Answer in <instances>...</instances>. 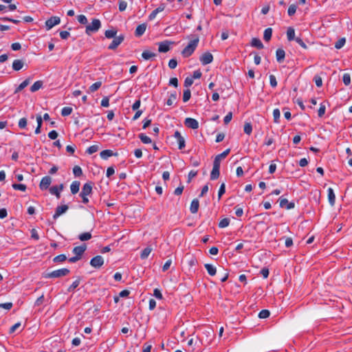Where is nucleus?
I'll return each instance as SVG.
<instances>
[{
  "label": "nucleus",
  "mask_w": 352,
  "mask_h": 352,
  "mask_svg": "<svg viewBox=\"0 0 352 352\" xmlns=\"http://www.w3.org/2000/svg\"><path fill=\"white\" fill-rule=\"evenodd\" d=\"M199 207V202L197 199H194L190 204V210L192 214H195L197 212Z\"/></svg>",
  "instance_id": "obj_19"
},
{
  "label": "nucleus",
  "mask_w": 352,
  "mask_h": 352,
  "mask_svg": "<svg viewBox=\"0 0 352 352\" xmlns=\"http://www.w3.org/2000/svg\"><path fill=\"white\" fill-rule=\"evenodd\" d=\"M93 183L91 182L85 183L80 192L79 195L89 196L92 194Z\"/></svg>",
  "instance_id": "obj_8"
},
{
  "label": "nucleus",
  "mask_w": 352,
  "mask_h": 352,
  "mask_svg": "<svg viewBox=\"0 0 352 352\" xmlns=\"http://www.w3.org/2000/svg\"><path fill=\"white\" fill-rule=\"evenodd\" d=\"M98 145H92L87 148L86 153H87L89 155H91L93 153H96L98 151Z\"/></svg>",
  "instance_id": "obj_49"
},
{
  "label": "nucleus",
  "mask_w": 352,
  "mask_h": 352,
  "mask_svg": "<svg viewBox=\"0 0 352 352\" xmlns=\"http://www.w3.org/2000/svg\"><path fill=\"white\" fill-rule=\"evenodd\" d=\"M297 6L295 4L289 6L287 13L289 16H293L296 12Z\"/></svg>",
  "instance_id": "obj_50"
},
{
  "label": "nucleus",
  "mask_w": 352,
  "mask_h": 352,
  "mask_svg": "<svg viewBox=\"0 0 352 352\" xmlns=\"http://www.w3.org/2000/svg\"><path fill=\"white\" fill-rule=\"evenodd\" d=\"M243 130H244L245 133H246L248 135H250L252 131V126L251 123L246 122L244 125Z\"/></svg>",
  "instance_id": "obj_46"
},
{
  "label": "nucleus",
  "mask_w": 352,
  "mask_h": 352,
  "mask_svg": "<svg viewBox=\"0 0 352 352\" xmlns=\"http://www.w3.org/2000/svg\"><path fill=\"white\" fill-rule=\"evenodd\" d=\"M184 124L189 129H197L199 128V122L197 120L192 118H187L184 120Z\"/></svg>",
  "instance_id": "obj_10"
},
{
  "label": "nucleus",
  "mask_w": 352,
  "mask_h": 352,
  "mask_svg": "<svg viewBox=\"0 0 352 352\" xmlns=\"http://www.w3.org/2000/svg\"><path fill=\"white\" fill-rule=\"evenodd\" d=\"M174 138L178 144V148L182 150L186 146V141L179 131H176L174 133Z\"/></svg>",
  "instance_id": "obj_7"
},
{
  "label": "nucleus",
  "mask_w": 352,
  "mask_h": 352,
  "mask_svg": "<svg viewBox=\"0 0 352 352\" xmlns=\"http://www.w3.org/2000/svg\"><path fill=\"white\" fill-rule=\"evenodd\" d=\"M43 86V82L41 80L36 81L30 87L32 92H35L39 90Z\"/></svg>",
  "instance_id": "obj_29"
},
{
  "label": "nucleus",
  "mask_w": 352,
  "mask_h": 352,
  "mask_svg": "<svg viewBox=\"0 0 352 352\" xmlns=\"http://www.w3.org/2000/svg\"><path fill=\"white\" fill-rule=\"evenodd\" d=\"M177 65V61L175 58H172L168 62V67L170 69H175Z\"/></svg>",
  "instance_id": "obj_63"
},
{
  "label": "nucleus",
  "mask_w": 352,
  "mask_h": 352,
  "mask_svg": "<svg viewBox=\"0 0 352 352\" xmlns=\"http://www.w3.org/2000/svg\"><path fill=\"white\" fill-rule=\"evenodd\" d=\"M72 112V108L69 107H65L61 110V115L63 116H67L70 115Z\"/></svg>",
  "instance_id": "obj_48"
},
{
  "label": "nucleus",
  "mask_w": 352,
  "mask_h": 352,
  "mask_svg": "<svg viewBox=\"0 0 352 352\" xmlns=\"http://www.w3.org/2000/svg\"><path fill=\"white\" fill-rule=\"evenodd\" d=\"M30 84V79H25L24 81H23L18 87L15 89L14 94H16L21 90H23L25 87H26Z\"/></svg>",
  "instance_id": "obj_27"
},
{
  "label": "nucleus",
  "mask_w": 352,
  "mask_h": 352,
  "mask_svg": "<svg viewBox=\"0 0 352 352\" xmlns=\"http://www.w3.org/2000/svg\"><path fill=\"white\" fill-rule=\"evenodd\" d=\"M205 268L206 269L209 275L213 276L217 273L216 267L212 264L206 263L204 265Z\"/></svg>",
  "instance_id": "obj_24"
},
{
  "label": "nucleus",
  "mask_w": 352,
  "mask_h": 352,
  "mask_svg": "<svg viewBox=\"0 0 352 352\" xmlns=\"http://www.w3.org/2000/svg\"><path fill=\"white\" fill-rule=\"evenodd\" d=\"M230 151V149L228 148L226 151H224L223 153L217 155L216 157L218 159H219L220 160H221L222 159H224L227 157V155L229 154Z\"/></svg>",
  "instance_id": "obj_56"
},
{
  "label": "nucleus",
  "mask_w": 352,
  "mask_h": 352,
  "mask_svg": "<svg viewBox=\"0 0 352 352\" xmlns=\"http://www.w3.org/2000/svg\"><path fill=\"white\" fill-rule=\"evenodd\" d=\"M153 296H154L156 298H157V299H159V300H162V299L163 298V296H162V294L161 291H160L159 289H157V288H155V289H154V291H153Z\"/></svg>",
  "instance_id": "obj_58"
},
{
  "label": "nucleus",
  "mask_w": 352,
  "mask_h": 352,
  "mask_svg": "<svg viewBox=\"0 0 352 352\" xmlns=\"http://www.w3.org/2000/svg\"><path fill=\"white\" fill-rule=\"evenodd\" d=\"M156 56V54L153 52H149L148 50H144L142 54V57L144 60H149L153 57Z\"/></svg>",
  "instance_id": "obj_28"
},
{
  "label": "nucleus",
  "mask_w": 352,
  "mask_h": 352,
  "mask_svg": "<svg viewBox=\"0 0 352 352\" xmlns=\"http://www.w3.org/2000/svg\"><path fill=\"white\" fill-rule=\"evenodd\" d=\"M80 186V182L79 181H74L70 185V190L72 194H76L79 191Z\"/></svg>",
  "instance_id": "obj_22"
},
{
  "label": "nucleus",
  "mask_w": 352,
  "mask_h": 352,
  "mask_svg": "<svg viewBox=\"0 0 352 352\" xmlns=\"http://www.w3.org/2000/svg\"><path fill=\"white\" fill-rule=\"evenodd\" d=\"M77 19H78V21L80 23V24H83V25H85L87 23V17L83 15V14H80V15H78L77 16Z\"/></svg>",
  "instance_id": "obj_52"
},
{
  "label": "nucleus",
  "mask_w": 352,
  "mask_h": 352,
  "mask_svg": "<svg viewBox=\"0 0 352 352\" xmlns=\"http://www.w3.org/2000/svg\"><path fill=\"white\" fill-rule=\"evenodd\" d=\"M12 186L14 190H21L23 192L25 191L27 188L26 185L22 184H13Z\"/></svg>",
  "instance_id": "obj_39"
},
{
  "label": "nucleus",
  "mask_w": 352,
  "mask_h": 352,
  "mask_svg": "<svg viewBox=\"0 0 352 352\" xmlns=\"http://www.w3.org/2000/svg\"><path fill=\"white\" fill-rule=\"evenodd\" d=\"M117 155H118L117 153H114L113 152V151L109 150V149L104 150V151H101L100 153V155L101 158H102L104 160H107L109 157H111V156H113V155L116 156Z\"/></svg>",
  "instance_id": "obj_21"
},
{
  "label": "nucleus",
  "mask_w": 352,
  "mask_h": 352,
  "mask_svg": "<svg viewBox=\"0 0 352 352\" xmlns=\"http://www.w3.org/2000/svg\"><path fill=\"white\" fill-rule=\"evenodd\" d=\"M87 249V245L85 244L76 246L74 248L72 252L75 254V256H78V258H81L82 254L85 252Z\"/></svg>",
  "instance_id": "obj_15"
},
{
  "label": "nucleus",
  "mask_w": 352,
  "mask_h": 352,
  "mask_svg": "<svg viewBox=\"0 0 352 352\" xmlns=\"http://www.w3.org/2000/svg\"><path fill=\"white\" fill-rule=\"evenodd\" d=\"M276 60L278 63H282L285 57V52L283 49H278L276 52Z\"/></svg>",
  "instance_id": "obj_20"
},
{
  "label": "nucleus",
  "mask_w": 352,
  "mask_h": 352,
  "mask_svg": "<svg viewBox=\"0 0 352 352\" xmlns=\"http://www.w3.org/2000/svg\"><path fill=\"white\" fill-rule=\"evenodd\" d=\"M60 23V19L58 16H51L45 21V27L47 30L52 29L54 26Z\"/></svg>",
  "instance_id": "obj_4"
},
{
  "label": "nucleus",
  "mask_w": 352,
  "mask_h": 352,
  "mask_svg": "<svg viewBox=\"0 0 352 352\" xmlns=\"http://www.w3.org/2000/svg\"><path fill=\"white\" fill-rule=\"evenodd\" d=\"M68 209H69V207L67 205H61V206H57V208H56L55 212L53 215V219H56L61 214L66 212Z\"/></svg>",
  "instance_id": "obj_13"
},
{
  "label": "nucleus",
  "mask_w": 352,
  "mask_h": 352,
  "mask_svg": "<svg viewBox=\"0 0 352 352\" xmlns=\"http://www.w3.org/2000/svg\"><path fill=\"white\" fill-rule=\"evenodd\" d=\"M101 27L100 21L98 19H94L91 23L86 26L85 32L90 35L92 32H96Z\"/></svg>",
  "instance_id": "obj_3"
},
{
  "label": "nucleus",
  "mask_w": 352,
  "mask_h": 352,
  "mask_svg": "<svg viewBox=\"0 0 352 352\" xmlns=\"http://www.w3.org/2000/svg\"><path fill=\"white\" fill-rule=\"evenodd\" d=\"M80 278L74 280L72 284L69 287V288L67 289V291L69 292H73L80 284Z\"/></svg>",
  "instance_id": "obj_47"
},
{
  "label": "nucleus",
  "mask_w": 352,
  "mask_h": 352,
  "mask_svg": "<svg viewBox=\"0 0 352 352\" xmlns=\"http://www.w3.org/2000/svg\"><path fill=\"white\" fill-rule=\"evenodd\" d=\"M73 173L76 177H80L82 175V168L79 166L73 168Z\"/></svg>",
  "instance_id": "obj_44"
},
{
  "label": "nucleus",
  "mask_w": 352,
  "mask_h": 352,
  "mask_svg": "<svg viewBox=\"0 0 352 352\" xmlns=\"http://www.w3.org/2000/svg\"><path fill=\"white\" fill-rule=\"evenodd\" d=\"M287 37L289 41L296 40L295 38V30L292 27L288 28L287 30Z\"/></svg>",
  "instance_id": "obj_25"
},
{
  "label": "nucleus",
  "mask_w": 352,
  "mask_h": 352,
  "mask_svg": "<svg viewBox=\"0 0 352 352\" xmlns=\"http://www.w3.org/2000/svg\"><path fill=\"white\" fill-rule=\"evenodd\" d=\"M124 39V36L123 34H120L113 38V40L109 45L108 49L111 50H116L123 42Z\"/></svg>",
  "instance_id": "obj_5"
},
{
  "label": "nucleus",
  "mask_w": 352,
  "mask_h": 352,
  "mask_svg": "<svg viewBox=\"0 0 352 352\" xmlns=\"http://www.w3.org/2000/svg\"><path fill=\"white\" fill-rule=\"evenodd\" d=\"M18 125L20 129H25L27 126V119L25 118H21L19 121Z\"/></svg>",
  "instance_id": "obj_55"
},
{
  "label": "nucleus",
  "mask_w": 352,
  "mask_h": 352,
  "mask_svg": "<svg viewBox=\"0 0 352 352\" xmlns=\"http://www.w3.org/2000/svg\"><path fill=\"white\" fill-rule=\"evenodd\" d=\"M219 170L220 169H219V168L212 167V170L210 173V179L211 180H215V179H218V177H219V175H220Z\"/></svg>",
  "instance_id": "obj_32"
},
{
  "label": "nucleus",
  "mask_w": 352,
  "mask_h": 352,
  "mask_svg": "<svg viewBox=\"0 0 352 352\" xmlns=\"http://www.w3.org/2000/svg\"><path fill=\"white\" fill-rule=\"evenodd\" d=\"M226 192V184L224 183H222L220 186V188L219 189L218 192V199H220L222 197V195Z\"/></svg>",
  "instance_id": "obj_51"
},
{
  "label": "nucleus",
  "mask_w": 352,
  "mask_h": 352,
  "mask_svg": "<svg viewBox=\"0 0 352 352\" xmlns=\"http://www.w3.org/2000/svg\"><path fill=\"white\" fill-rule=\"evenodd\" d=\"M127 6V3L125 1L120 0L119 1V10L120 12H123L126 10Z\"/></svg>",
  "instance_id": "obj_57"
},
{
  "label": "nucleus",
  "mask_w": 352,
  "mask_h": 352,
  "mask_svg": "<svg viewBox=\"0 0 352 352\" xmlns=\"http://www.w3.org/2000/svg\"><path fill=\"white\" fill-rule=\"evenodd\" d=\"M325 109H326L325 105L324 104L321 103L320 108L318 109V114L320 118H322L324 115Z\"/></svg>",
  "instance_id": "obj_54"
},
{
  "label": "nucleus",
  "mask_w": 352,
  "mask_h": 352,
  "mask_svg": "<svg viewBox=\"0 0 352 352\" xmlns=\"http://www.w3.org/2000/svg\"><path fill=\"white\" fill-rule=\"evenodd\" d=\"M251 45H252V46L255 47H256L258 49H263V45L261 41L259 38H254L252 40Z\"/></svg>",
  "instance_id": "obj_26"
},
{
  "label": "nucleus",
  "mask_w": 352,
  "mask_h": 352,
  "mask_svg": "<svg viewBox=\"0 0 352 352\" xmlns=\"http://www.w3.org/2000/svg\"><path fill=\"white\" fill-rule=\"evenodd\" d=\"M314 81L318 87H320L322 85V80L320 76H316L314 77Z\"/></svg>",
  "instance_id": "obj_61"
},
{
  "label": "nucleus",
  "mask_w": 352,
  "mask_h": 352,
  "mask_svg": "<svg viewBox=\"0 0 352 352\" xmlns=\"http://www.w3.org/2000/svg\"><path fill=\"white\" fill-rule=\"evenodd\" d=\"M103 264L104 259L100 255L92 258L90 261V265L95 268H100Z\"/></svg>",
  "instance_id": "obj_9"
},
{
  "label": "nucleus",
  "mask_w": 352,
  "mask_h": 352,
  "mask_svg": "<svg viewBox=\"0 0 352 352\" xmlns=\"http://www.w3.org/2000/svg\"><path fill=\"white\" fill-rule=\"evenodd\" d=\"M342 80L345 85H349L351 83V76L349 74H344L342 76Z\"/></svg>",
  "instance_id": "obj_53"
},
{
  "label": "nucleus",
  "mask_w": 352,
  "mask_h": 352,
  "mask_svg": "<svg viewBox=\"0 0 352 352\" xmlns=\"http://www.w3.org/2000/svg\"><path fill=\"white\" fill-rule=\"evenodd\" d=\"M138 138L144 144H150L152 142L151 139L144 133H140Z\"/></svg>",
  "instance_id": "obj_35"
},
{
  "label": "nucleus",
  "mask_w": 352,
  "mask_h": 352,
  "mask_svg": "<svg viewBox=\"0 0 352 352\" xmlns=\"http://www.w3.org/2000/svg\"><path fill=\"white\" fill-rule=\"evenodd\" d=\"M193 84V79L191 77H186L184 80V86L186 87H189Z\"/></svg>",
  "instance_id": "obj_60"
},
{
  "label": "nucleus",
  "mask_w": 352,
  "mask_h": 352,
  "mask_svg": "<svg viewBox=\"0 0 352 352\" xmlns=\"http://www.w3.org/2000/svg\"><path fill=\"white\" fill-rule=\"evenodd\" d=\"M101 106L108 107L109 106V99L108 97H104L101 100Z\"/></svg>",
  "instance_id": "obj_64"
},
{
  "label": "nucleus",
  "mask_w": 352,
  "mask_h": 352,
  "mask_svg": "<svg viewBox=\"0 0 352 352\" xmlns=\"http://www.w3.org/2000/svg\"><path fill=\"white\" fill-rule=\"evenodd\" d=\"M67 260V256L65 254H60L53 258L54 263H63Z\"/></svg>",
  "instance_id": "obj_38"
},
{
  "label": "nucleus",
  "mask_w": 352,
  "mask_h": 352,
  "mask_svg": "<svg viewBox=\"0 0 352 352\" xmlns=\"http://www.w3.org/2000/svg\"><path fill=\"white\" fill-rule=\"evenodd\" d=\"M270 83L272 87H276L277 86V81L274 75L272 74L270 76Z\"/></svg>",
  "instance_id": "obj_59"
},
{
  "label": "nucleus",
  "mask_w": 352,
  "mask_h": 352,
  "mask_svg": "<svg viewBox=\"0 0 352 352\" xmlns=\"http://www.w3.org/2000/svg\"><path fill=\"white\" fill-rule=\"evenodd\" d=\"M232 118V112H229L224 117V119H223L224 124H228L231 121Z\"/></svg>",
  "instance_id": "obj_62"
},
{
  "label": "nucleus",
  "mask_w": 352,
  "mask_h": 352,
  "mask_svg": "<svg viewBox=\"0 0 352 352\" xmlns=\"http://www.w3.org/2000/svg\"><path fill=\"white\" fill-rule=\"evenodd\" d=\"M176 99H177L176 92L172 93L166 101V104L168 106L173 105L174 104V102H175Z\"/></svg>",
  "instance_id": "obj_36"
},
{
  "label": "nucleus",
  "mask_w": 352,
  "mask_h": 352,
  "mask_svg": "<svg viewBox=\"0 0 352 352\" xmlns=\"http://www.w3.org/2000/svg\"><path fill=\"white\" fill-rule=\"evenodd\" d=\"M146 27L147 25L146 23H142L138 25L135 31V36L137 37L142 36L146 30Z\"/></svg>",
  "instance_id": "obj_16"
},
{
  "label": "nucleus",
  "mask_w": 352,
  "mask_h": 352,
  "mask_svg": "<svg viewBox=\"0 0 352 352\" xmlns=\"http://www.w3.org/2000/svg\"><path fill=\"white\" fill-rule=\"evenodd\" d=\"M202 65H206L212 62L213 56L210 52H205L199 58Z\"/></svg>",
  "instance_id": "obj_11"
},
{
  "label": "nucleus",
  "mask_w": 352,
  "mask_h": 352,
  "mask_svg": "<svg viewBox=\"0 0 352 352\" xmlns=\"http://www.w3.org/2000/svg\"><path fill=\"white\" fill-rule=\"evenodd\" d=\"M230 222V221L228 218H224V219H221L220 221V222L219 223V227L221 228H226L229 226Z\"/></svg>",
  "instance_id": "obj_41"
},
{
  "label": "nucleus",
  "mask_w": 352,
  "mask_h": 352,
  "mask_svg": "<svg viewBox=\"0 0 352 352\" xmlns=\"http://www.w3.org/2000/svg\"><path fill=\"white\" fill-rule=\"evenodd\" d=\"M117 30L114 28L111 30H107L104 32V35L107 38H111L116 37Z\"/></svg>",
  "instance_id": "obj_30"
},
{
  "label": "nucleus",
  "mask_w": 352,
  "mask_h": 352,
  "mask_svg": "<svg viewBox=\"0 0 352 352\" xmlns=\"http://www.w3.org/2000/svg\"><path fill=\"white\" fill-rule=\"evenodd\" d=\"M191 97V92L189 89H185L183 93V101L184 102H188Z\"/></svg>",
  "instance_id": "obj_40"
},
{
  "label": "nucleus",
  "mask_w": 352,
  "mask_h": 352,
  "mask_svg": "<svg viewBox=\"0 0 352 352\" xmlns=\"http://www.w3.org/2000/svg\"><path fill=\"white\" fill-rule=\"evenodd\" d=\"M174 42L170 41H164L162 42L158 43V51L161 53H166L168 52L170 49V45L173 44Z\"/></svg>",
  "instance_id": "obj_6"
},
{
  "label": "nucleus",
  "mask_w": 352,
  "mask_h": 352,
  "mask_svg": "<svg viewBox=\"0 0 352 352\" xmlns=\"http://www.w3.org/2000/svg\"><path fill=\"white\" fill-rule=\"evenodd\" d=\"M101 85H102V82H100V81L96 82L95 83L92 84L89 87V92H91V93L95 92L101 87Z\"/></svg>",
  "instance_id": "obj_34"
},
{
  "label": "nucleus",
  "mask_w": 352,
  "mask_h": 352,
  "mask_svg": "<svg viewBox=\"0 0 352 352\" xmlns=\"http://www.w3.org/2000/svg\"><path fill=\"white\" fill-rule=\"evenodd\" d=\"M270 312L269 310L263 309L259 312L258 317L260 318L264 319V318H268L270 316Z\"/></svg>",
  "instance_id": "obj_45"
},
{
  "label": "nucleus",
  "mask_w": 352,
  "mask_h": 352,
  "mask_svg": "<svg viewBox=\"0 0 352 352\" xmlns=\"http://www.w3.org/2000/svg\"><path fill=\"white\" fill-rule=\"evenodd\" d=\"M280 206L281 208L286 207L287 209H292L294 208L295 204L293 202H289L287 199L280 198Z\"/></svg>",
  "instance_id": "obj_17"
},
{
  "label": "nucleus",
  "mask_w": 352,
  "mask_h": 352,
  "mask_svg": "<svg viewBox=\"0 0 352 352\" xmlns=\"http://www.w3.org/2000/svg\"><path fill=\"white\" fill-rule=\"evenodd\" d=\"M151 251H152V249L150 247H147V248H144L141 252L140 258L142 259L146 258L148 256V255L151 254Z\"/></svg>",
  "instance_id": "obj_33"
},
{
  "label": "nucleus",
  "mask_w": 352,
  "mask_h": 352,
  "mask_svg": "<svg viewBox=\"0 0 352 352\" xmlns=\"http://www.w3.org/2000/svg\"><path fill=\"white\" fill-rule=\"evenodd\" d=\"M199 39L197 36L194 39L191 40L186 47L182 52V54L184 57H189L195 52L197 48Z\"/></svg>",
  "instance_id": "obj_1"
},
{
  "label": "nucleus",
  "mask_w": 352,
  "mask_h": 352,
  "mask_svg": "<svg viewBox=\"0 0 352 352\" xmlns=\"http://www.w3.org/2000/svg\"><path fill=\"white\" fill-rule=\"evenodd\" d=\"M63 188L64 186L63 184L59 186H53L50 188V192L59 199L60 197V191L63 190Z\"/></svg>",
  "instance_id": "obj_14"
},
{
  "label": "nucleus",
  "mask_w": 352,
  "mask_h": 352,
  "mask_svg": "<svg viewBox=\"0 0 352 352\" xmlns=\"http://www.w3.org/2000/svg\"><path fill=\"white\" fill-rule=\"evenodd\" d=\"M328 200L331 206H334L336 201V195L333 190L329 188L327 190Z\"/></svg>",
  "instance_id": "obj_18"
},
{
  "label": "nucleus",
  "mask_w": 352,
  "mask_h": 352,
  "mask_svg": "<svg viewBox=\"0 0 352 352\" xmlns=\"http://www.w3.org/2000/svg\"><path fill=\"white\" fill-rule=\"evenodd\" d=\"M70 273V271L67 268H62L59 270H56L54 271H52L50 273H47L46 275H45V278H60L63 276H66Z\"/></svg>",
  "instance_id": "obj_2"
},
{
  "label": "nucleus",
  "mask_w": 352,
  "mask_h": 352,
  "mask_svg": "<svg viewBox=\"0 0 352 352\" xmlns=\"http://www.w3.org/2000/svg\"><path fill=\"white\" fill-rule=\"evenodd\" d=\"M272 35V29L271 28H267L265 30L264 34H263V38L265 41H269Z\"/></svg>",
  "instance_id": "obj_31"
},
{
  "label": "nucleus",
  "mask_w": 352,
  "mask_h": 352,
  "mask_svg": "<svg viewBox=\"0 0 352 352\" xmlns=\"http://www.w3.org/2000/svg\"><path fill=\"white\" fill-rule=\"evenodd\" d=\"M24 65V63L22 60L16 59L14 60L12 63V69L14 71H19L23 68Z\"/></svg>",
  "instance_id": "obj_23"
},
{
  "label": "nucleus",
  "mask_w": 352,
  "mask_h": 352,
  "mask_svg": "<svg viewBox=\"0 0 352 352\" xmlns=\"http://www.w3.org/2000/svg\"><path fill=\"white\" fill-rule=\"evenodd\" d=\"M91 238V234L90 232H84L78 236V239L82 241H88Z\"/></svg>",
  "instance_id": "obj_37"
},
{
  "label": "nucleus",
  "mask_w": 352,
  "mask_h": 352,
  "mask_svg": "<svg viewBox=\"0 0 352 352\" xmlns=\"http://www.w3.org/2000/svg\"><path fill=\"white\" fill-rule=\"evenodd\" d=\"M280 116V113L278 109H275L273 111V117H274V121L276 123L279 122V119Z\"/></svg>",
  "instance_id": "obj_43"
},
{
  "label": "nucleus",
  "mask_w": 352,
  "mask_h": 352,
  "mask_svg": "<svg viewBox=\"0 0 352 352\" xmlns=\"http://www.w3.org/2000/svg\"><path fill=\"white\" fill-rule=\"evenodd\" d=\"M346 39L345 38H341L335 43V47L338 50L341 49L345 44Z\"/></svg>",
  "instance_id": "obj_42"
},
{
  "label": "nucleus",
  "mask_w": 352,
  "mask_h": 352,
  "mask_svg": "<svg viewBox=\"0 0 352 352\" xmlns=\"http://www.w3.org/2000/svg\"><path fill=\"white\" fill-rule=\"evenodd\" d=\"M52 183V178L50 176H45L41 179V181L39 184V188L41 190H47L49 188L50 184Z\"/></svg>",
  "instance_id": "obj_12"
}]
</instances>
